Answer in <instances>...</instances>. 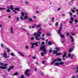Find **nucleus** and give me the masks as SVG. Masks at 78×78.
Returning <instances> with one entry per match:
<instances>
[{
    "label": "nucleus",
    "instance_id": "1",
    "mask_svg": "<svg viewBox=\"0 0 78 78\" xmlns=\"http://www.w3.org/2000/svg\"><path fill=\"white\" fill-rule=\"evenodd\" d=\"M41 34H42V33L40 31H38L37 34L36 32H35L34 33V35L35 36H36L35 37L36 40H37V41H39V40L41 39V37H40V36H41Z\"/></svg>",
    "mask_w": 78,
    "mask_h": 78
},
{
    "label": "nucleus",
    "instance_id": "2",
    "mask_svg": "<svg viewBox=\"0 0 78 78\" xmlns=\"http://www.w3.org/2000/svg\"><path fill=\"white\" fill-rule=\"evenodd\" d=\"M8 64H5L4 63H2L1 62H0V69H6L8 67L7 66Z\"/></svg>",
    "mask_w": 78,
    "mask_h": 78
},
{
    "label": "nucleus",
    "instance_id": "3",
    "mask_svg": "<svg viewBox=\"0 0 78 78\" xmlns=\"http://www.w3.org/2000/svg\"><path fill=\"white\" fill-rule=\"evenodd\" d=\"M46 47L45 45H41L40 46V50H42L44 52V53L46 54L47 53V51H46Z\"/></svg>",
    "mask_w": 78,
    "mask_h": 78
},
{
    "label": "nucleus",
    "instance_id": "4",
    "mask_svg": "<svg viewBox=\"0 0 78 78\" xmlns=\"http://www.w3.org/2000/svg\"><path fill=\"white\" fill-rule=\"evenodd\" d=\"M30 70L29 69H27L25 71V74L26 76H30V73L29 72H30Z\"/></svg>",
    "mask_w": 78,
    "mask_h": 78
},
{
    "label": "nucleus",
    "instance_id": "5",
    "mask_svg": "<svg viewBox=\"0 0 78 78\" xmlns=\"http://www.w3.org/2000/svg\"><path fill=\"white\" fill-rule=\"evenodd\" d=\"M65 63L63 62H57L55 63V65L57 66H59V65H63Z\"/></svg>",
    "mask_w": 78,
    "mask_h": 78
},
{
    "label": "nucleus",
    "instance_id": "6",
    "mask_svg": "<svg viewBox=\"0 0 78 78\" xmlns=\"http://www.w3.org/2000/svg\"><path fill=\"white\" fill-rule=\"evenodd\" d=\"M53 61L54 62H52L51 63V65L55 64V62H57V61H61V59L59 58H58L57 59L54 60Z\"/></svg>",
    "mask_w": 78,
    "mask_h": 78
},
{
    "label": "nucleus",
    "instance_id": "7",
    "mask_svg": "<svg viewBox=\"0 0 78 78\" xmlns=\"http://www.w3.org/2000/svg\"><path fill=\"white\" fill-rule=\"evenodd\" d=\"M41 42V41H39L38 42H36L35 43H33V44L32 43V45H35L36 47H38V44H40Z\"/></svg>",
    "mask_w": 78,
    "mask_h": 78
},
{
    "label": "nucleus",
    "instance_id": "8",
    "mask_svg": "<svg viewBox=\"0 0 78 78\" xmlns=\"http://www.w3.org/2000/svg\"><path fill=\"white\" fill-rule=\"evenodd\" d=\"M14 6V5H11L10 6V9H11L12 10V11H13V12L14 13V14H17V12H16V10H13V7Z\"/></svg>",
    "mask_w": 78,
    "mask_h": 78
},
{
    "label": "nucleus",
    "instance_id": "9",
    "mask_svg": "<svg viewBox=\"0 0 78 78\" xmlns=\"http://www.w3.org/2000/svg\"><path fill=\"white\" fill-rule=\"evenodd\" d=\"M21 16L20 19L21 20H23V18L22 16H25V13L23 12H22L21 13Z\"/></svg>",
    "mask_w": 78,
    "mask_h": 78
},
{
    "label": "nucleus",
    "instance_id": "10",
    "mask_svg": "<svg viewBox=\"0 0 78 78\" xmlns=\"http://www.w3.org/2000/svg\"><path fill=\"white\" fill-rule=\"evenodd\" d=\"M3 56L5 58H9V57L7 56V54L5 52L4 53Z\"/></svg>",
    "mask_w": 78,
    "mask_h": 78
},
{
    "label": "nucleus",
    "instance_id": "11",
    "mask_svg": "<svg viewBox=\"0 0 78 78\" xmlns=\"http://www.w3.org/2000/svg\"><path fill=\"white\" fill-rule=\"evenodd\" d=\"M10 32L11 34H14V30H13V27H12L10 29Z\"/></svg>",
    "mask_w": 78,
    "mask_h": 78
},
{
    "label": "nucleus",
    "instance_id": "12",
    "mask_svg": "<svg viewBox=\"0 0 78 78\" xmlns=\"http://www.w3.org/2000/svg\"><path fill=\"white\" fill-rule=\"evenodd\" d=\"M67 54V52H65L64 53V55L62 56V57L63 58V60H66V58H64L65 57H66V58H67V56H66V55Z\"/></svg>",
    "mask_w": 78,
    "mask_h": 78
},
{
    "label": "nucleus",
    "instance_id": "13",
    "mask_svg": "<svg viewBox=\"0 0 78 78\" xmlns=\"http://www.w3.org/2000/svg\"><path fill=\"white\" fill-rule=\"evenodd\" d=\"M58 34L61 36L62 38V37L63 38H65V37H64V35H62V34H61V31H58Z\"/></svg>",
    "mask_w": 78,
    "mask_h": 78
},
{
    "label": "nucleus",
    "instance_id": "14",
    "mask_svg": "<svg viewBox=\"0 0 78 78\" xmlns=\"http://www.w3.org/2000/svg\"><path fill=\"white\" fill-rule=\"evenodd\" d=\"M70 20L72 21H69L70 23H73V20H74V19H73V18L72 17V16H71Z\"/></svg>",
    "mask_w": 78,
    "mask_h": 78
},
{
    "label": "nucleus",
    "instance_id": "15",
    "mask_svg": "<svg viewBox=\"0 0 78 78\" xmlns=\"http://www.w3.org/2000/svg\"><path fill=\"white\" fill-rule=\"evenodd\" d=\"M13 68H14L13 66H11L10 68H9V69H7L8 72H9V71H10V70H11V69H12Z\"/></svg>",
    "mask_w": 78,
    "mask_h": 78
},
{
    "label": "nucleus",
    "instance_id": "16",
    "mask_svg": "<svg viewBox=\"0 0 78 78\" xmlns=\"http://www.w3.org/2000/svg\"><path fill=\"white\" fill-rule=\"evenodd\" d=\"M28 18H29V16L27 15H25L24 16V19H24V20H27V19H28Z\"/></svg>",
    "mask_w": 78,
    "mask_h": 78
},
{
    "label": "nucleus",
    "instance_id": "17",
    "mask_svg": "<svg viewBox=\"0 0 78 78\" xmlns=\"http://www.w3.org/2000/svg\"><path fill=\"white\" fill-rule=\"evenodd\" d=\"M34 25L35 26H36L37 28H40L41 27V24L37 25L36 24H35Z\"/></svg>",
    "mask_w": 78,
    "mask_h": 78
},
{
    "label": "nucleus",
    "instance_id": "18",
    "mask_svg": "<svg viewBox=\"0 0 78 78\" xmlns=\"http://www.w3.org/2000/svg\"><path fill=\"white\" fill-rule=\"evenodd\" d=\"M62 25H63L62 23H61V25L60 26V28L59 30H58V31H61V30L62 29Z\"/></svg>",
    "mask_w": 78,
    "mask_h": 78
},
{
    "label": "nucleus",
    "instance_id": "19",
    "mask_svg": "<svg viewBox=\"0 0 78 78\" xmlns=\"http://www.w3.org/2000/svg\"><path fill=\"white\" fill-rule=\"evenodd\" d=\"M73 50V47H72L69 49V52L70 53V52H72Z\"/></svg>",
    "mask_w": 78,
    "mask_h": 78
},
{
    "label": "nucleus",
    "instance_id": "20",
    "mask_svg": "<svg viewBox=\"0 0 78 78\" xmlns=\"http://www.w3.org/2000/svg\"><path fill=\"white\" fill-rule=\"evenodd\" d=\"M70 37L71 39V42H73V41H74V39H73V37H72V35H71L70 36Z\"/></svg>",
    "mask_w": 78,
    "mask_h": 78
},
{
    "label": "nucleus",
    "instance_id": "21",
    "mask_svg": "<svg viewBox=\"0 0 78 78\" xmlns=\"http://www.w3.org/2000/svg\"><path fill=\"white\" fill-rule=\"evenodd\" d=\"M29 22H33V20L32 18L30 17L29 19Z\"/></svg>",
    "mask_w": 78,
    "mask_h": 78
},
{
    "label": "nucleus",
    "instance_id": "22",
    "mask_svg": "<svg viewBox=\"0 0 78 78\" xmlns=\"http://www.w3.org/2000/svg\"><path fill=\"white\" fill-rule=\"evenodd\" d=\"M5 49H6V50H7V51L8 53H9V52H10V50H9V49L8 48L5 47Z\"/></svg>",
    "mask_w": 78,
    "mask_h": 78
},
{
    "label": "nucleus",
    "instance_id": "23",
    "mask_svg": "<svg viewBox=\"0 0 78 78\" xmlns=\"http://www.w3.org/2000/svg\"><path fill=\"white\" fill-rule=\"evenodd\" d=\"M53 44V43L52 42H51L50 41L48 42V45H51Z\"/></svg>",
    "mask_w": 78,
    "mask_h": 78
},
{
    "label": "nucleus",
    "instance_id": "24",
    "mask_svg": "<svg viewBox=\"0 0 78 78\" xmlns=\"http://www.w3.org/2000/svg\"><path fill=\"white\" fill-rule=\"evenodd\" d=\"M57 52H58V51H57L54 50V51H53V55H55V54H56V53H57Z\"/></svg>",
    "mask_w": 78,
    "mask_h": 78
},
{
    "label": "nucleus",
    "instance_id": "25",
    "mask_svg": "<svg viewBox=\"0 0 78 78\" xmlns=\"http://www.w3.org/2000/svg\"><path fill=\"white\" fill-rule=\"evenodd\" d=\"M25 3V4H26L27 5H29V4H30V2L27 1H26Z\"/></svg>",
    "mask_w": 78,
    "mask_h": 78
},
{
    "label": "nucleus",
    "instance_id": "26",
    "mask_svg": "<svg viewBox=\"0 0 78 78\" xmlns=\"http://www.w3.org/2000/svg\"><path fill=\"white\" fill-rule=\"evenodd\" d=\"M34 44L33 42H32L30 43L31 45L32 46H31V48H34V45H33V44Z\"/></svg>",
    "mask_w": 78,
    "mask_h": 78
},
{
    "label": "nucleus",
    "instance_id": "27",
    "mask_svg": "<svg viewBox=\"0 0 78 78\" xmlns=\"http://www.w3.org/2000/svg\"><path fill=\"white\" fill-rule=\"evenodd\" d=\"M71 10L72 12L73 13H75V10H74V9H73L72 8H71Z\"/></svg>",
    "mask_w": 78,
    "mask_h": 78
},
{
    "label": "nucleus",
    "instance_id": "28",
    "mask_svg": "<svg viewBox=\"0 0 78 78\" xmlns=\"http://www.w3.org/2000/svg\"><path fill=\"white\" fill-rule=\"evenodd\" d=\"M19 53H20V55L23 57H24V55L22 54L21 52H18Z\"/></svg>",
    "mask_w": 78,
    "mask_h": 78
},
{
    "label": "nucleus",
    "instance_id": "29",
    "mask_svg": "<svg viewBox=\"0 0 78 78\" xmlns=\"http://www.w3.org/2000/svg\"><path fill=\"white\" fill-rule=\"evenodd\" d=\"M46 34L47 36H51V34L49 33H46Z\"/></svg>",
    "mask_w": 78,
    "mask_h": 78
},
{
    "label": "nucleus",
    "instance_id": "30",
    "mask_svg": "<svg viewBox=\"0 0 78 78\" xmlns=\"http://www.w3.org/2000/svg\"><path fill=\"white\" fill-rule=\"evenodd\" d=\"M3 9H6V8H2V7H0V10L2 11V10H3Z\"/></svg>",
    "mask_w": 78,
    "mask_h": 78
},
{
    "label": "nucleus",
    "instance_id": "31",
    "mask_svg": "<svg viewBox=\"0 0 78 78\" xmlns=\"http://www.w3.org/2000/svg\"><path fill=\"white\" fill-rule=\"evenodd\" d=\"M18 75H19V73L17 72H16L14 74V76Z\"/></svg>",
    "mask_w": 78,
    "mask_h": 78
},
{
    "label": "nucleus",
    "instance_id": "32",
    "mask_svg": "<svg viewBox=\"0 0 78 78\" xmlns=\"http://www.w3.org/2000/svg\"><path fill=\"white\" fill-rule=\"evenodd\" d=\"M55 49L57 50V51H59V50H61V49L58 48H56Z\"/></svg>",
    "mask_w": 78,
    "mask_h": 78
},
{
    "label": "nucleus",
    "instance_id": "33",
    "mask_svg": "<svg viewBox=\"0 0 78 78\" xmlns=\"http://www.w3.org/2000/svg\"><path fill=\"white\" fill-rule=\"evenodd\" d=\"M49 53H51V52H52V48H51L49 49Z\"/></svg>",
    "mask_w": 78,
    "mask_h": 78
},
{
    "label": "nucleus",
    "instance_id": "34",
    "mask_svg": "<svg viewBox=\"0 0 78 78\" xmlns=\"http://www.w3.org/2000/svg\"><path fill=\"white\" fill-rule=\"evenodd\" d=\"M15 10H16V11H20V9L18 8H15Z\"/></svg>",
    "mask_w": 78,
    "mask_h": 78
},
{
    "label": "nucleus",
    "instance_id": "35",
    "mask_svg": "<svg viewBox=\"0 0 78 78\" xmlns=\"http://www.w3.org/2000/svg\"><path fill=\"white\" fill-rule=\"evenodd\" d=\"M58 22H57L55 24V25H56V27H58Z\"/></svg>",
    "mask_w": 78,
    "mask_h": 78
},
{
    "label": "nucleus",
    "instance_id": "36",
    "mask_svg": "<svg viewBox=\"0 0 78 78\" xmlns=\"http://www.w3.org/2000/svg\"><path fill=\"white\" fill-rule=\"evenodd\" d=\"M62 55V53H59L56 54V56H58V55Z\"/></svg>",
    "mask_w": 78,
    "mask_h": 78
},
{
    "label": "nucleus",
    "instance_id": "37",
    "mask_svg": "<svg viewBox=\"0 0 78 78\" xmlns=\"http://www.w3.org/2000/svg\"><path fill=\"white\" fill-rule=\"evenodd\" d=\"M16 19H17V22H19V19H20V18L19 17H17L16 18Z\"/></svg>",
    "mask_w": 78,
    "mask_h": 78
},
{
    "label": "nucleus",
    "instance_id": "38",
    "mask_svg": "<svg viewBox=\"0 0 78 78\" xmlns=\"http://www.w3.org/2000/svg\"><path fill=\"white\" fill-rule=\"evenodd\" d=\"M21 30H23V31H27V29H23L22 28H21Z\"/></svg>",
    "mask_w": 78,
    "mask_h": 78
},
{
    "label": "nucleus",
    "instance_id": "39",
    "mask_svg": "<svg viewBox=\"0 0 78 78\" xmlns=\"http://www.w3.org/2000/svg\"><path fill=\"white\" fill-rule=\"evenodd\" d=\"M73 9H75V10H76V11L77 12H78V9H76V8H73Z\"/></svg>",
    "mask_w": 78,
    "mask_h": 78
},
{
    "label": "nucleus",
    "instance_id": "40",
    "mask_svg": "<svg viewBox=\"0 0 78 78\" xmlns=\"http://www.w3.org/2000/svg\"><path fill=\"white\" fill-rule=\"evenodd\" d=\"M7 12H11V10L9 9H7Z\"/></svg>",
    "mask_w": 78,
    "mask_h": 78
},
{
    "label": "nucleus",
    "instance_id": "41",
    "mask_svg": "<svg viewBox=\"0 0 78 78\" xmlns=\"http://www.w3.org/2000/svg\"><path fill=\"white\" fill-rule=\"evenodd\" d=\"M54 19H55V18L54 17L51 19V20H52L53 22H55V20H54Z\"/></svg>",
    "mask_w": 78,
    "mask_h": 78
},
{
    "label": "nucleus",
    "instance_id": "42",
    "mask_svg": "<svg viewBox=\"0 0 78 78\" xmlns=\"http://www.w3.org/2000/svg\"><path fill=\"white\" fill-rule=\"evenodd\" d=\"M41 55L42 56H44V53L41 52Z\"/></svg>",
    "mask_w": 78,
    "mask_h": 78
},
{
    "label": "nucleus",
    "instance_id": "43",
    "mask_svg": "<svg viewBox=\"0 0 78 78\" xmlns=\"http://www.w3.org/2000/svg\"><path fill=\"white\" fill-rule=\"evenodd\" d=\"M75 23H78V20L75 19Z\"/></svg>",
    "mask_w": 78,
    "mask_h": 78
},
{
    "label": "nucleus",
    "instance_id": "44",
    "mask_svg": "<svg viewBox=\"0 0 78 78\" xmlns=\"http://www.w3.org/2000/svg\"><path fill=\"white\" fill-rule=\"evenodd\" d=\"M10 55H11V56H14V53H11L10 54Z\"/></svg>",
    "mask_w": 78,
    "mask_h": 78
},
{
    "label": "nucleus",
    "instance_id": "45",
    "mask_svg": "<svg viewBox=\"0 0 78 78\" xmlns=\"http://www.w3.org/2000/svg\"><path fill=\"white\" fill-rule=\"evenodd\" d=\"M36 13H37V14H39L40 12L38 11H36Z\"/></svg>",
    "mask_w": 78,
    "mask_h": 78
},
{
    "label": "nucleus",
    "instance_id": "46",
    "mask_svg": "<svg viewBox=\"0 0 78 78\" xmlns=\"http://www.w3.org/2000/svg\"><path fill=\"white\" fill-rule=\"evenodd\" d=\"M25 48H26L27 49H28V46L27 45H26V47H25Z\"/></svg>",
    "mask_w": 78,
    "mask_h": 78
},
{
    "label": "nucleus",
    "instance_id": "47",
    "mask_svg": "<svg viewBox=\"0 0 78 78\" xmlns=\"http://www.w3.org/2000/svg\"><path fill=\"white\" fill-rule=\"evenodd\" d=\"M33 58L34 59H36V57L34 56L33 57Z\"/></svg>",
    "mask_w": 78,
    "mask_h": 78
},
{
    "label": "nucleus",
    "instance_id": "48",
    "mask_svg": "<svg viewBox=\"0 0 78 78\" xmlns=\"http://www.w3.org/2000/svg\"><path fill=\"white\" fill-rule=\"evenodd\" d=\"M73 56H74V55H71V56L70 58V59H73Z\"/></svg>",
    "mask_w": 78,
    "mask_h": 78
},
{
    "label": "nucleus",
    "instance_id": "49",
    "mask_svg": "<svg viewBox=\"0 0 78 78\" xmlns=\"http://www.w3.org/2000/svg\"><path fill=\"white\" fill-rule=\"evenodd\" d=\"M25 14L26 16H28V13L25 12Z\"/></svg>",
    "mask_w": 78,
    "mask_h": 78
},
{
    "label": "nucleus",
    "instance_id": "50",
    "mask_svg": "<svg viewBox=\"0 0 78 78\" xmlns=\"http://www.w3.org/2000/svg\"><path fill=\"white\" fill-rule=\"evenodd\" d=\"M42 28H40L39 29L37 30V31H42Z\"/></svg>",
    "mask_w": 78,
    "mask_h": 78
},
{
    "label": "nucleus",
    "instance_id": "51",
    "mask_svg": "<svg viewBox=\"0 0 78 78\" xmlns=\"http://www.w3.org/2000/svg\"><path fill=\"white\" fill-rule=\"evenodd\" d=\"M76 69H77V71H76V73H78V66L77 67V68H76Z\"/></svg>",
    "mask_w": 78,
    "mask_h": 78
},
{
    "label": "nucleus",
    "instance_id": "52",
    "mask_svg": "<svg viewBox=\"0 0 78 78\" xmlns=\"http://www.w3.org/2000/svg\"><path fill=\"white\" fill-rule=\"evenodd\" d=\"M62 16V17H66V15H65V14H63Z\"/></svg>",
    "mask_w": 78,
    "mask_h": 78
},
{
    "label": "nucleus",
    "instance_id": "53",
    "mask_svg": "<svg viewBox=\"0 0 78 78\" xmlns=\"http://www.w3.org/2000/svg\"><path fill=\"white\" fill-rule=\"evenodd\" d=\"M41 75H44V73H42V71L41 72Z\"/></svg>",
    "mask_w": 78,
    "mask_h": 78
},
{
    "label": "nucleus",
    "instance_id": "54",
    "mask_svg": "<svg viewBox=\"0 0 78 78\" xmlns=\"http://www.w3.org/2000/svg\"><path fill=\"white\" fill-rule=\"evenodd\" d=\"M45 61H43L42 62V63L43 64H45Z\"/></svg>",
    "mask_w": 78,
    "mask_h": 78
},
{
    "label": "nucleus",
    "instance_id": "55",
    "mask_svg": "<svg viewBox=\"0 0 78 78\" xmlns=\"http://www.w3.org/2000/svg\"><path fill=\"white\" fill-rule=\"evenodd\" d=\"M8 18L9 19H11V16H10V15H9V16H8Z\"/></svg>",
    "mask_w": 78,
    "mask_h": 78
},
{
    "label": "nucleus",
    "instance_id": "56",
    "mask_svg": "<svg viewBox=\"0 0 78 78\" xmlns=\"http://www.w3.org/2000/svg\"><path fill=\"white\" fill-rule=\"evenodd\" d=\"M33 18H34V19H36V16H33Z\"/></svg>",
    "mask_w": 78,
    "mask_h": 78
},
{
    "label": "nucleus",
    "instance_id": "57",
    "mask_svg": "<svg viewBox=\"0 0 78 78\" xmlns=\"http://www.w3.org/2000/svg\"><path fill=\"white\" fill-rule=\"evenodd\" d=\"M21 78H24V76L23 75H22L21 77Z\"/></svg>",
    "mask_w": 78,
    "mask_h": 78
},
{
    "label": "nucleus",
    "instance_id": "58",
    "mask_svg": "<svg viewBox=\"0 0 78 78\" xmlns=\"http://www.w3.org/2000/svg\"><path fill=\"white\" fill-rule=\"evenodd\" d=\"M42 37H44L45 36V34H43L42 35Z\"/></svg>",
    "mask_w": 78,
    "mask_h": 78
},
{
    "label": "nucleus",
    "instance_id": "59",
    "mask_svg": "<svg viewBox=\"0 0 78 78\" xmlns=\"http://www.w3.org/2000/svg\"><path fill=\"white\" fill-rule=\"evenodd\" d=\"M34 69V70H35V71L37 72V69H36V68H35Z\"/></svg>",
    "mask_w": 78,
    "mask_h": 78
},
{
    "label": "nucleus",
    "instance_id": "60",
    "mask_svg": "<svg viewBox=\"0 0 78 78\" xmlns=\"http://www.w3.org/2000/svg\"><path fill=\"white\" fill-rule=\"evenodd\" d=\"M61 9V8H59L57 9V11H59Z\"/></svg>",
    "mask_w": 78,
    "mask_h": 78
},
{
    "label": "nucleus",
    "instance_id": "61",
    "mask_svg": "<svg viewBox=\"0 0 78 78\" xmlns=\"http://www.w3.org/2000/svg\"><path fill=\"white\" fill-rule=\"evenodd\" d=\"M61 42L62 43V44H63V43H65V41H61Z\"/></svg>",
    "mask_w": 78,
    "mask_h": 78
},
{
    "label": "nucleus",
    "instance_id": "62",
    "mask_svg": "<svg viewBox=\"0 0 78 78\" xmlns=\"http://www.w3.org/2000/svg\"><path fill=\"white\" fill-rule=\"evenodd\" d=\"M70 56H71V54L70 53L68 54V56L69 57H70Z\"/></svg>",
    "mask_w": 78,
    "mask_h": 78
},
{
    "label": "nucleus",
    "instance_id": "63",
    "mask_svg": "<svg viewBox=\"0 0 78 78\" xmlns=\"http://www.w3.org/2000/svg\"><path fill=\"white\" fill-rule=\"evenodd\" d=\"M34 39V38L33 37H31V40H33Z\"/></svg>",
    "mask_w": 78,
    "mask_h": 78
},
{
    "label": "nucleus",
    "instance_id": "64",
    "mask_svg": "<svg viewBox=\"0 0 78 78\" xmlns=\"http://www.w3.org/2000/svg\"><path fill=\"white\" fill-rule=\"evenodd\" d=\"M70 16H72L73 15V13H69Z\"/></svg>",
    "mask_w": 78,
    "mask_h": 78
}]
</instances>
